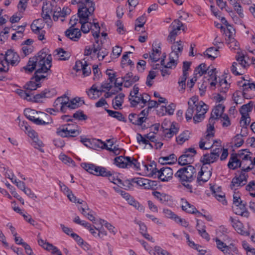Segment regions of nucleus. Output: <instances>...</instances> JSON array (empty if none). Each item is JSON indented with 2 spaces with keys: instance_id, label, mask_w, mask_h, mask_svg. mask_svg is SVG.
<instances>
[{
  "instance_id": "1",
  "label": "nucleus",
  "mask_w": 255,
  "mask_h": 255,
  "mask_svg": "<svg viewBox=\"0 0 255 255\" xmlns=\"http://www.w3.org/2000/svg\"><path fill=\"white\" fill-rule=\"evenodd\" d=\"M52 57L51 54L47 53L43 49L36 56L30 58L27 65L23 69L27 73H31L36 70L35 79L28 82L25 85L27 90L33 91L39 87L36 82L46 77L45 74L50 69L51 66Z\"/></svg>"
},
{
  "instance_id": "2",
  "label": "nucleus",
  "mask_w": 255,
  "mask_h": 255,
  "mask_svg": "<svg viewBox=\"0 0 255 255\" xmlns=\"http://www.w3.org/2000/svg\"><path fill=\"white\" fill-rule=\"evenodd\" d=\"M188 108L185 114L187 121L193 118L194 123L201 122L204 119V115L208 111V106L203 101H199L198 97L193 96L188 101Z\"/></svg>"
},
{
  "instance_id": "3",
  "label": "nucleus",
  "mask_w": 255,
  "mask_h": 255,
  "mask_svg": "<svg viewBox=\"0 0 255 255\" xmlns=\"http://www.w3.org/2000/svg\"><path fill=\"white\" fill-rule=\"evenodd\" d=\"M195 173L196 169L193 166L188 165L178 169L174 176L187 191L192 192V186L190 183L194 180Z\"/></svg>"
},
{
  "instance_id": "4",
  "label": "nucleus",
  "mask_w": 255,
  "mask_h": 255,
  "mask_svg": "<svg viewBox=\"0 0 255 255\" xmlns=\"http://www.w3.org/2000/svg\"><path fill=\"white\" fill-rule=\"evenodd\" d=\"M214 126L209 124L207 126L206 135L202 137L199 143V147L201 149H208L215 147H222L221 141L220 140H214L213 139L214 136Z\"/></svg>"
},
{
  "instance_id": "5",
  "label": "nucleus",
  "mask_w": 255,
  "mask_h": 255,
  "mask_svg": "<svg viewBox=\"0 0 255 255\" xmlns=\"http://www.w3.org/2000/svg\"><path fill=\"white\" fill-rule=\"evenodd\" d=\"M128 99L131 107H135L139 106L143 108L146 105V103L150 100V96L146 93L139 92L138 87L135 85L130 92Z\"/></svg>"
},
{
  "instance_id": "6",
  "label": "nucleus",
  "mask_w": 255,
  "mask_h": 255,
  "mask_svg": "<svg viewBox=\"0 0 255 255\" xmlns=\"http://www.w3.org/2000/svg\"><path fill=\"white\" fill-rule=\"evenodd\" d=\"M203 74L206 75L205 78L207 79L210 86L211 87H215V81L216 80V69L207 68L205 64L202 63L195 69L194 75L195 76V78H199Z\"/></svg>"
},
{
  "instance_id": "7",
  "label": "nucleus",
  "mask_w": 255,
  "mask_h": 255,
  "mask_svg": "<svg viewBox=\"0 0 255 255\" xmlns=\"http://www.w3.org/2000/svg\"><path fill=\"white\" fill-rule=\"evenodd\" d=\"M18 94L22 98L28 101L38 103L42 102L47 98L53 97L55 95L56 92L54 90L45 89L40 93L33 96L27 91L20 90L18 92Z\"/></svg>"
},
{
  "instance_id": "8",
  "label": "nucleus",
  "mask_w": 255,
  "mask_h": 255,
  "mask_svg": "<svg viewBox=\"0 0 255 255\" xmlns=\"http://www.w3.org/2000/svg\"><path fill=\"white\" fill-rule=\"evenodd\" d=\"M114 164L122 168H131L135 170L140 169V164L132 156H119L114 159Z\"/></svg>"
},
{
  "instance_id": "9",
  "label": "nucleus",
  "mask_w": 255,
  "mask_h": 255,
  "mask_svg": "<svg viewBox=\"0 0 255 255\" xmlns=\"http://www.w3.org/2000/svg\"><path fill=\"white\" fill-rule=\"evenodd\" d=\"M183 49V42L181 40L174 42L171 46L172 51L169 54V61L166 64L167 67L175 68L178 62L179 56Z\"/></svg>"
},
{
  "instance_id": "10",
  "label": "nucleus",
  "mask_w": 255,
  "mask_h": 255,
  "mask_svg": "<svg viewBox=\"0 0 255 255\" xmlns=\"http://www.w3.org/2000/svg\"><path fill=\"white\" fill-rule=\"evenodd\" d=\"M95 10V4L93 0H84L78 8V14L80 20H88L89 16L92 14Z\"/></svg>"
},
{
  "instance_id": "11",
  "label": "nucleus",
  "mask_w": 255,
  "mask_h": 255,
  "mask_svg": "<svg viewBox=\"0 0 255 255\" xmlns=\"http://www.w3.org/2000/svg\"><path fill=\"white\" fill-rule=\"evenodd\" d=\"M57 133L62 137H75L81 133V130L75 125L67 124L59 128Z\"/></svg>"
},
{
  "instance_id": "12",
  "label": "nucleus",
  "mask_w": 255,
  "mask_h": 255,
  "mask_svg": "<svg viewBox=\"0 0 255 255\" xmlns=\"http://www.w3.org/2000/svg\"><path fill=\"white\" fill-rule=\"evenodd\" d=\"M240 162H242V169L244 170H251L253 164L252 160V153L247 149H241L235 154Z\"/></svg>"
},
{
  "instance_id": "13",
  "label": "nucleus",
  "mask_w": 255,
  "mask_h": 255,
  "mask_svg": "<svg viewBox=\"0 0 255 255\" xmlns=\"http://www.w3.org/2000/svg\"><path fill=\"white\" fill-rule=\"evenodd\" d=\"M236 59L242 67L241 69H240L239 73H245L247 68L251 64H255V59L253 57L251 59L245 52L241 51H237Z\"/></svg>"
},
{
  "instance_id": "14",
  "label": "nucleus",
  "mask_w": 255,
  "mask_h": 255,
  "mask_svg": "<svg viewBox=\"0 0 255 255\" xmlns=\"http://www.w3.org/2000/svg\"><path fill=\"white\" fill-rule=\"evenodd\" d=\"M185 26L179 20H174L169 26V34L167 40L169 42L175 41L176 36L180 33L181 30H184Z\"/></svg>"
},
{
  "instance_id": "15",
  "label": "nucleus",
  "mask_w": 255,
  "mask_h": 255,
  "mask_svg": "<svg viewBox=\"0 0 255 255\" xmlns=\"http://www.w3.org/2000/svg\"><path fill=\"white\" fill-rule=\"evenodd\" d=\"M166 57L165 53H162L161 48L159 44H155L152 45V50L149 53V60L152 62H155L160 60L161 65L164 64V59Z\"/></svg>"
},
{
  "instance_id": "16",
  "label": "nucleus",
  "mask_w": 255,
  "mask_h": 255,
  "mask_svg": "<svg viewBox=\"0 0 255 255\" xmlns=\"http://www.w3.org/2000/svg\"><path fill=\"white\" fill-rule=\"evenodd\" d=\"M249 170H244L242 169V171L237 175L232 181L230 187L232 190H236L238 187L242 186L247 182L248 174L247 172Z\"/></svg>"
},
{
  "instance_id": "17",
  "label": "nucleus",
  "mask_w": 255,
  "mask_h": 255,
  "mask_svg": "<svg viewBox=\"0 0 255 255\" xmlns=\"http://www.w3.org/2000/svg\"><path fill=\"white\" fill-rule=\"evenodd\" d=\"M222 147H215L210 153L204 155L201 159L203 165L209 166L211 163L215 162L218 159Z\"/></svg>"
},
{
  "instance_id": "18",
  "label": "nucleus",
  "mask_w": 255,
  "mask_h": 255,
  "mask_svg": "<svg viewBox=\"0 0 255 255\" xmlns=\"http://www.w3.org/2000/svg\"><path fill=\"white\" fill-rule=\"evenodd\" d=\"M77 203L81 205L78 208L81 214L93 223H96L95 213L89 209L87 203L81 199L78 200Z\"/></svg>"
},
{
  "instance_id": "19",
  "label": "nucleus",
  "mask_w": 255,
  "mask_h": 255,
  "mask_svg": "<svg viewBox=\"0 0 255 255\" xmlns=\"http://www.w3.org/2000/svg\"><path fill=\"white\" fill-rule=\"evenodd\" d=\"M158 178L162 182H168L173 177V171L168 166H163L157 170L156 174Z\"/></svg>"
},
{
  "instance_id": "20",
  "label": "nucleus",
  "mask_w": 255,
  "mask_h": 255,
  "mask_svg": "<svg viewBox=\"0 0 255 255\" xmlns=\"http://www.w3.org/2000/svg\"><path fill=\"white\" fill-rule=\"evenodd\" d=\"M211 175V166L203 165L198 173V182L201 184L207 182L210 178Z\"/></svg>"
},
{
  "instance_id": "21",
  "label": "nucleus",
  "mask_w": 255,
  "mask_h": 255,
  "mask_svg": "<svg viewBox=\"0 0 255 255\" xmlns=\"http://www.w3.org/2000/svg\"><path fill=\"white\" fill-rule=\"evenodd\" d=\"M105 171L106 173H104L102 177H108L111 182L117 185L119 187H122L124 186L121 175L119 173L109 170L106 168Z\"/></svg>"
},
{
  "instance_id": "22",
  "label": "nucleus",
  "mask_w": 255,
  "mask_h": 255,
  "mask_svg": "<svg viewBox=\"0 0 255 255\" xmlns=\"http://www.w3.org/2000/svg\"><path fill=\"white\" fill-rule=\"evenodd\" d=\"M73 69L77 72H82L84 77L89 76L91 73V67L85 60L76 61Z\"/></svg>"
},
{
  "instance_id": "23",
  "label": "nucleus",
  "mask_w": 255,
  "mask_h": 255,
  "mask_svg": "<svg viewBox=\"0 0 255 255\" xmlns=\"http://www.w3.org/2000/svg\"><path fill=\"white\" fill-rule=\"evenodd\" d=\"M83 168L89 173L98 176H102L104 173H106V167L97 166L92 163H85Z\"/></svg>"
},
{
  "instance_id": "24",
  "label": "nucleus",
  "mask_w": 255,
  "mask_h": 255,
  "mask_svg": "<svg viewBox=\"0 0 255 255\" xmlns=\"http://www.w3.org/2000/svg\"><path fill=\"white\" fill-rule=\"evenodd\" d=\"M237 84L243 91L249 89L255 90V82H251L247 75L239 78L237 81Z\"/></svg>"
},
{
  "instance_id": "25",
  "label": "nucleus",
  "mask_w": 255,
  "mask_h": 255,
  "mask_svg": "<svg viewBox=\"0 0 255 255\" xmlns=\"http://www.w3.org/2000/svg\"><path fill=\"white\" fill-rule=\"evenodd\" d=\"M37 242L41 247L52 255H62L61 251L52 244L47 242L42 239H39Z\"/></svg>"
},
{
  "instance_id": "26",
  "label": "nucleus",
  "mask_w": 255,
  "mask_h": 255,
  "mask_svg": "<svg viewBox=\"0 0 255 255\" xmlns=\"http://www.w3.org/2000/svg\"><path fill=\"white\" fill-rule=\"evenodd\" d=\"M5 60L11 66H16L20 61L18 54L13 50H8L5 54Z\"/></svg>"
},
{
  "instance_id": "27",
  "label": "nucleus",
  "mask_w": 255,
  "mask_h": 255,
  "mask_svg": "<svg viewBox=\"0 0 255 255\" xmlns=\"http://www.w3.org/2000/svg\"><path fill=\"white\" fill-rule=\"evenodd\" d=\"M68 97L63 95L57 98L53 103V106L62 113H65L67 108Z\"/></svg>"
},
{
  "instance_id": "28",
  "label": "nucleus",
  "mask_w": 255,
  "mask_h": 255,
  "mask_svg": "<svg viewBox=\"0 0 255 255\" xmlns=\"http://www.w3.org/2000/svg\"><path fill=\"white\" fill-rule=\"evenodd\" d=\"M229 221L231 222L232 227L240 234L245 236L249 235V233L245 230L243 224L237 219L230 217Z\"/></svg>"
},
{
  "instance_id": "29",
  "label": "nucleus",
  "mask_w": 255,
  "mask_h": 255,
  "mask_svg": "<svg viewBox=\"0 0 255 255\" xmlns=\"http://www.w3.org/2000/svg\"><path fill=\"white\" fill-rule=\"evenodd\" d=\"M146 112L145 110L141 112L140 115L130 114L128 116L129 121L135 125H141L145 121Z\"/></svg>"
},
{
  "instance_id": "30",
  "label": "nucleus",
  "mask_w": 255,
  "mask_h": 255,
  "mask_svg": "<svg viewBox=\"0 0 255 255\" xmlns=\"http://www.w3.org/2000/svg\"><path fill=\"white\" fill-rule=\"evenodd\" d=\"M70 12V9L68 7H63L62 9L59 6L55 5L52 12L53 19L56 21L59 17H64Z\"/></svg>"
},
{
  "instance_id": "31",
  "label": "nucleus",
  "mask_w": 255,
  "mask_h": 255,
  "mask_svg": "<svg viewBox=\"0 0 255 255\" xmlns=\"http://www.w3.org/2000/svg\"><path fill=\"white\" fill-rule=\"evenodd\" d=\"M211 190L218 201L223 205L227 204L225 193L222 191L220 187L215 185L211 187Z\"/></svg>"
},
{
  "instance_id": "32",
  "label": "nucleus",
  "mask_w": 255,
  "mask_h": 255,
  "mask_svg": "<svg viewBox=\"0 0 255 255\" xmlns=\"http://www.w3.org/2000/svg\"><path fill=\"white\" fill-rule=\"evenodd\" d=\"M55 4L50 2L45 1L43 2L42 10V17L43 19L50 20V14L52 13Z\"/></svg>"
},
{
  "instance_id": "33",
  "label": "nucleus",
  "mask_w": 255,
  "mask_h": 255,
  "mask_svg": "<svg viewBox=\"0 0 255 255\" xmlns=\"http://www.w3.org/2000/svg\"><path fill=\"white\" fill-rule=\"evenodd\" d=\"M225 106L222 104L217 105L213 110L211 113V117L210 119V124L213 122L214 120L220 119L222 117L224 111Z\"/></svg>"
},
{
  "instance_id": "34",
  "label": "nucleus",
  "mask_w": 255,
  "mask_h": 255,
  "mask_svg": "<svg viewBox=\"0 0 255 255\" xmlns=\"http://www.w3.org/2000/svg\"><path fill=\"white\" fill-rule=\"evenodd\" d=\"M216 86L215 87H211V89L218 88V90L223 94H226L229 90L230 84L227 81L226 79H221L219 80V82H217V79L215 81Z\"/></svg>"
},
{
  "instance_id": "35",
  "label": "nucleus",
  "mask_w": 255,
  "mask_h": 255,
  "mask_svg": "<svg viewBox=\"0 0 255 255\" xmlns=\"http://www.w3.org/2000/svg\"><path fill=\"white\" fill-rule=\"evenodd\" d=\"M65 35L71 40L77 41L81 36V32L78 28L70 27L65 31Z\"/></svg>"
},
{
  "instance_id": "36",
  "label": "nucleus",
  "mask_w": 255,
  "mask_h": 255,
  "mask_svg": "<svg viewBox=\"0 0 255 255\" xmlns=\"http://www.w3.org/2000/svg\"><path fill=\"white\" fill-rule=\"evenodd\" d=\"M139 78L137 76H133L131 72L128 73L123 78V84L125 87H129L137 81Z\"/></svg>"
},
{
  "instance_id": "37",
  "label": "nucleus",
  "mask_w": 255,
  "mask_h": 255,
  "mask_svg": "<svg viewBox=\"0 0 255 255\" xmlns=\"http://www.w3.org/2000/svg\"><path fill=\"white\" fill-rule=\"evenodd\" d=\"M103 90L98 89L96 85H93L87 91V94L91 99H96L102 95Z\"/></svg>"
},
{
  "instance_id": "38",
  "label": "nucleus",
  "mask_w": 255,
  "mask_h": 255,
  "mask_svg": "<svg viewBox=\"0 0 255 255\" xmlns=\"http://www.w3.org/2000/svg\"><path fill=\"white\" fill-rule=\"evenodd\" d=\"M140 170H143L145 174L148 176L156 175L157 170L154 164H146L143 163H142V168H140Z\"/></svg>"
},
{
  "instance_id": "39",
  "label": "nucleus",
  "mask_w": 255,
  "mask_h": 255,
  "mask_svg": "<svg viewBox=\"0 0 255 255\" xmlns=\"http://www.w3.org/2000/svg\"><path fill=\"white\" fill-rule=\"evenodd\" d=\"M233 209L234 213L237 215L245 217H248V213L246 211V206L243 202L233 205Z\"/></svg>"
},
{
  "instance_id": "40",
  "label": "nucleus",
  "mask_w": 255,
  "mask_h": 255,
  "mask_svg": "<svg viewBox=\"0 0 255 255\" xmlns=\"http://www.w3.org/2000/svg\"><path fill=\"white\" fill-rule=\"evenodd\" d=\"M219 54L218 49L216 47H210L208 48L204 53L203 55L205 58L211 60H214Z\"/></svg>"
},
{
  "instance_id": "41",
  "label": "nucleus",
  "mask_w": 255,
  "mask_h": 255,
  "mask_svg": "<svg viewBox=\"0 0 255 255\" xmlns=\"http://www.w3.org/2000/svg\"><path fill=\"white\" fill-rule=\"evenodd\" d=\"M44 26V22L43 19L34 20L31 24V30L35 33L39 32L43 28Z\"/></svg>"
},
{
  "instance_id": "42",
  "label": "nucleus",
  "mask_w": 255,
  "mask_h": 255,
  "mask_svg": "<svg viewBox=\"0 0 255 255\" xmlns=\"http://www.w3.org/2000/svg\"><path fill=\"white\" fill-rule=\"evenodd\" d=\"M228 166L231 169H235L239 167L242 169V162H240L235 154L231 155Z\"/></svg>"
},
{
  "instance_id": "43",
  "label": "nucleus",
  "mask_w": 255,
  "mask_h": 255,
  "mask_svg": "<svg viewBox=\"0 0 255 255\" xmlns=\"http://www.w3.org/2000/svg\"><path fill=\"white\" fill-rule=\"evenodd\" d=\"M179 126L173 127L170 128H166L163 130V138L168 140L176 134L179 131Z\"/></svg>"
},
{
  "instance_id": "44",
  "label": "nucleus",
  "mask_w": 255,
  "mask_h": 255,
  "mask_svg": "<svg viewBox=\"0 0 255 255\" xmlns=\"http://www.w3.org/2000/svg\"><path fill=\"white\" fill-rule=\"evenodd\" d=\"M84 104V100L79 97H75L71 100L68 98V102L67 104V108L70 109H75Z\"/></svg>"
},
{
  "instance_id": "45",
  "label": "nucleus",
  "mask_w": 255,
  "mask_h": 255,
  "mask_svg": "<svg viewBox=\"0 0 255 255\" xmlns=\"http://www.w3.org/2000/svg\"><path fill=\"white\" fill-rule=\"evenodd\" d=\"M125 95L124 94L120 93L117 95L113 100L112 104L115 109H121L124 102Z\"/></svg>"
},
{
  "instance_id": "46",
  "label": "nucleus",
  "mask_w": 255,
  "mask_h": 255,
  "mask_svg": "<svg viewBox=\"0 0 255 255\" xmlns=\"http://www.w3.org/2000/svg\"><path fill=\"white\" fill-rule=\"evenodd\" d=\"M130 52L125 53L122 58L121 65L123 68L129 66L130 68L134 67L133 62L129 58L128 54H131Z\"/></svg>"
},
{
  "instance_id": "47",
  "label": "nucleus",
  "mask_w": 255,
  "mask_h": 255,
  "mask_svg": "<svg viewBox=\"0 0 255 255\" xmlns=\"http://www.w3.org/2000/svg\"><path fill=\"white\" fill-rule=\"evenodd\" d=\"M152 194L161 203H166L170 199V196L164 193L154 191Z\"/></svg>"
},
{
  "instance_id": "48",
  "label": "nucleus",
  "mask_w": 255,
  "mask_h": 255,
  "mask_svg": "<svg viewBox=\"0 0 255 255\" xmlns=\"http://www.w3.org/2000/svg\"><path fill=\"white\" fill-rule=\"evenodd\" d=\"M181 207L182 209L187 213L193 214L196 212V208L186 200L182 199Z\"/></svg>"
},
{
  "instance_id": "49",
  "label": "nucleus",
  "mask_w": 255,
  "mask_h": 255,
  "mask_svg": "<svg viewBox=\"0 0 255 255\" xmlns=\"http://www.w3.org/2000/svg\"><path fill=\"white\" fill-rule=\"evenodd\" d=\"M190 133L189 130H184L176 137V141L178 144H182L190 137Z\"/></svg>"
},
{
  "instance_id": "50",
  "label": "nucleus",
  "mask_w": 255,
  "mask_h": 255,
  "mask_svg": "<svg viewBox=\"0 0 255 255\" xmlns=\"http://www.w3.org/2000/svg\"><path fill=\"white\" fill-rule=\"evenodd\" d=\"M253 104L251 102L243 105L240 110V113L242 116H250V113L252 112Z\"/></svg>"
},
{
  "instance_id": "51",
  "label": "nucleus",
  "mask_w": 255,
  "mask_h": 255,
  "mask_svg": "<svg viewBox=\"0 0 255 255\" xmlns=\"http://www.w3.org/2000/svg\"><path fill=\"white\" fill-rule=\"evenodd\" d=\"M223 253L225 255H239L240 254L237 247L233 244L227 246L225 249L223 250Z\"/></svg>"
},
{
  "instance_id": "52",
  "label": "nucleus",
  "mask_w": 255,
  "mask_h": 255,
  "mask_svg": "<svg viewBox=\"0 0 255 255\" xmlns=\"http://www.w3.org/2000/svg\"><path fill=\"white\" fill-rule=\"evenodd\" d=\"M224 31L226 35V41L235 38V30L232 26L228 25L227 27L224 28Z\"/></svg>"
},
{
  "instance_id": "53",
  "label": "nucleus",
  "mask_w": 255,
  "mask_h": 255,
  "mask_svg": "<svg viewBox=\"0 0 255 255\" xmlns=\"http://www.w3.org/2000/svg\"><path fill=\"white\" fill-rule=\"evenodd\" d=\"M91 30L92 35L95 39V41H98L97 39L99 38L100 34V27L98 22H94L93 24H91Z\"/></svg>"
},
{
  "instance_id": "54",
  "label": "nucleus",
  "mask_w": 255,
  "mask_h": 255,
  "mask_svg": "<svg viewBox=\"0 0 255 255\" xmlns=\"http://www.w3.org/2000/svg\"><path fill=\"white\" fill-rule=\"evenodd\" d=\"M137 140L140 144H144L147 148H152L153 147L152 144L150 143V141L140 134H138L137 135Z\"/></svg>"
},
{
  "instance_id": "55",
  "label": "nucleus",
  "mask_w": 255,
  "mask_h": 255,
  "mask_svg": "<svg viewBox=\"0 0 255 255\" xmlns=\"http://www.w3.org/2000/svg\"><path fill=\"white\" fill-rule=\"evenodd\" d=\"M106 111L111 117L116 118L120 121L126 122V118L121 113L110 110H107Z\"/></svg>"
},
{
  "instance_id": "56",
  "label": "nucleus",
  "mask_w": 255,
  "mask_h": 255,
  "mask_svg": "<svg viewBox=\"0 0 255 255\" xmlns=\"http://www.w3.org/2000/svg\"><path fill=\"white\" fill-rule=\"evenodd\" d=\"M244 93L241 91H236L233 94V99L236 104H241L244 100Z\"/></svg>"
},
{
  "instance_id": "57",
  "label": "nucleus",
  "mask_w": 255,
  "mask_h": 255,
  "mask_svg": "<svg viewBox=\"0 0 255 255\" xmlns=\"http://www.w3.org/2000/svg\"><path fill=\"white\" fill-rule=\"evenodd\" d=\"M135 182L140 186L144 189H149L151 186L149 184V180L143 178H137L135 179Z\"/></svg>"
},
{
  "instance_id": "58",
  "label": "nucleus",
  "mask_w": 255,
  "mask_h": 255,
  "mask_svg": "<svg viewBox=\"0 0 255 255\" xmlns=\"http://www.w3.org/2000/svg\"><path fill=\"white\" fill-rule=\"evenodd\" d=\"M239 0H234V1H230L231 4H232L235 10L238 13L239 16L241 17H244V12L243 9L241 6V5L238 2Z\"/></svg>"
},
{
  "instance_id": "59",
  "label": "nucleus",
  "mask_w": 255,
  "mask_h": 255,
  "mask_svg": "<svg viewBox=\"0 0 255 255\" xmlns=\"http://www.w3.org/2000/svg\"><path fill=\"white\" fill-rule=\"evenodd\" d=\"M93 54H96L99 60H103L106 56L108 55V52L105 49L95 48L93 51Z\"/></svg>"
},
{
  "instance_id": "60",
  "label": "nucleus",
  "mask_w": 255,
  "mask_h": 255,
  "mask_svg": "<svg viewBox=\"0 0 255 255\" xmlns=\"http://www.w3.org/2000/svg\"><path fill=\"white\" fill-rule=\"evenodd\" d=\"M146 22V17L144 15H142L138 17L135 23V30H139V28L142 27Z\"/></svg>"
},
{
  "instance_id": "61",
  "label": "nucleus",
  "mask_w": 255,
  "mask_h": 255,
  "mask_svg": "<svg viewBox=\"0 0 255 255\" xmlns=\"http://www.w3.org/2000/svg\"><path fill=\"white\" fill-rule=\"evenodd\" d=\"M232 144L236 147H240L244 143L243 135L241 134L236 135L232 139Z\"/></svg>"
},
{
  "instance_id": "62",
  "label": "nucleus",
  "mask_w": 255,
  "mask_h": 255,
  "mask_svg": "<svg viewBox=\"0 0 255 255\" xmlns=\"http://www.w3.org/2000/svg\"><path fill=\"white\" fill-rule=\"evenodd\" d=\"M122 52V47L119 45H116L113 48L112 53L111 54V57L112 59L118 58Z\"/></svg>"
},
{
  "instance_id": "63",
  "label": "nucleus",
  "mask_w": 255,
  "mask_h": 255,
  "mask_svg": "<svg viewBox=\"0 0 255 255\" xmlns=\"http://www.w3.org/2000/svg\"><path fill=\"white\" fill-rule=\"evenodd\" d=\"M37 114L38 112L35 110L29 108L26 109L24 111V114L25 116L31 121L36 117V115Z\"/></svg>"
},
{
  "instance_id": "64",
  "label": "nucleus",
  "mask_w": 255,
  "mask_h": 255,
  "mask_svg": "<svg viewBox=\"0 0 255 255\" xmlns=\"http://www.w3.org/2000/svg\"><path fill=\"white\" fill-rule=\"evenodd\" d=\"M246 189L251 196L255 197V182L251 181L249 182L246 186Z\"/></svg>"
}]
</instances>
